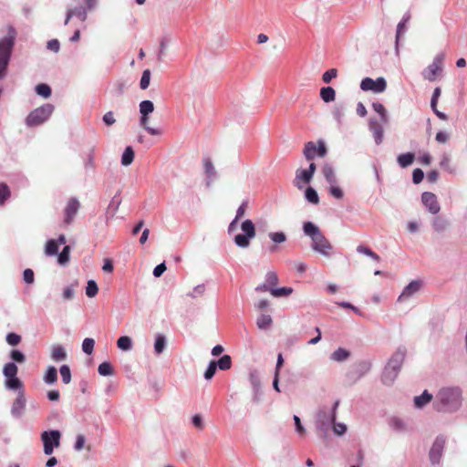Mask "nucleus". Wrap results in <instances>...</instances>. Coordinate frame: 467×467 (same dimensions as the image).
<instances>
[{"label":"nucleus","instance_id":"338daca9","mask_svg":"<svg viewBox=\"0 0 467 467\" xmlns=\"http://www.w3.org/2000/svg\"><path fill=\"white\" fill-rule=\"evenodd\" d=\"M23 277L26 283L32 284L34 282V272L31 269H26Z\"/></svg>","mask_w":467,"mask_h":467},{"label":"nucleus","instance_id":"9b49d317","mask_svg":"<svg viewBox=\"0 0 467 467\" xmlns=\"http://www.w3.org/2000/svg\"><path fill=\"white\" fill-rule=\"evenodd\" d=\"M445 440L442 437H438L432 444V447L430 451V460L432 464H436L440 462V460L442 455V451L444 448Z\"/></svg>","mask_w":467,"mask_h":467},{"label":"nucleus","instance_id":"603ef678","mask_svg":"<svg viewBox=\"0 0 467 467\" xmlns=\"http://www.w3.org/2000/svg\"><path fill=\"white\" fill-rule=\"evenodd\" d=\"M150 71L149 69H146L143 71L141 78H140V88L146 89L150 85Z\"/></svg>","mask_w":467,"mask_h":467},{"label":"nucleus","instance_id":"79ce46f5","mask_svg":"<svg viewBox=\"0 0 467 467\" xmlns=\"http://www.w3.org/2000/svg\"><path fill=\"white\" fill-rule=\"evenodd\" d=\"M5 387L11 389H20L23 387L21 380L17 378H9L5 380Z\"/></svg>","mask_w":467,"mask_h":467},{"label":"nucleus","instance_id":"2f4dec72","mask_svg":"<svg viewBox=\"0 0 467 467\" xmlns=\"http://www.w3.org/2000/svg\"><path fill=\"white\" fill-rule=\"evenodd\" d=\"M117 346L119 348H120L122 350H125V351L130 350L132 348L131 338L128 336H122L118 339Z\"/></svg>","mask_w":467,"mask_h":467},{"label":"nucleus","instance_id":"37998d69","mask_svg":"<svg viewBox=\"0 0 467 467\" xmlns=\"http://www.w3.org/2000/svg\"><path fill=\"white\" fill-rule=\"evenodd\" d=\"M293 289L291 287H281L271 289V295L275 297L286 296L292 294Z\"/></svg>","mask_w":467,"mask_h":467},{"label":"nucleus","instance_id":"864d4df0","mask_svg":"<svg viewBox=\"0 0 467 467\" xmlns=\"http://www.w3.org/2000/svg\"><path fill=\"white\" fill-rule=\"evenodd\" d=\"M447 226V222L443 218L438 216L433 220V227L437 232H442Z\"/></svg>","mask_w":467,"mask_h":467},{"label":"nucleus","instance_id":"c85d7f7f","mask_svg":"<svg viewBox=\"0 0 467 467\" xmlns=\"http://www.w3.org/2000/svg\"><path fill=\"white\" fill-rule=\"evenodd\" d=\"M414 159H415L414 154L409 152V153L400 155L398 157V162L400 167L405 168V167L410 166L413 162Z\"/></svg>","mask_w":467,"mask_h":467},{"label":"nucleus","instance_id":"3c124183","mask_svg":"<svg viewBox=\"0 0 467 467\" xmlns=\"http://www.w3.org/2000/svg\"><path fill=\"white\" fill-rule=\"evenodd\" d=\"M60 375L65 384H68L71 380V372L67 365H63L60 368Z\"/></svg>","mask_w":467,"mask_h":467},{"label":"nucleus","instance_id":"ddd939ff","mask_svg":"<svg viewBox=\"0 0 467 467\" xmlns=\"http://www.w3.org/2000/svg\"><path fill=\"white\" fill-rule=\"evenodd\" d=\"M26 408V398L24 391H19L16 399L12 404L11 413L14 417H20Z\"/></svg>","mask_w":467,"mask_h":467},{"label":"nucleus","instance_id":"aec40b11","mask_svg":"<svg viewBox=\"0 0 467 467\" xmlns=\"http://www.w3.org/2000/svg\"><path fill=\"white\" fill-rule=\"evenodd\" d=\"M58 242L55 239H50L46 243L45 245V254L47 256H54L57 255L58 253Z\"/></svg>","mask_w":467,"mask_h":467},{"label":"nucleus","instance_id":"7ed1b4c3","mask_svg":"<svg viewBox=\"0 0 467 467\" xmlns=\"http://www.w3.org/2000/svg\"><path fill=\"white\" fill-rule=\"evenodd\" d=\"M16 35V30L12 26H9L7 36L0 39V78L5 74Z\"/></svg>","mask_w":467,"mask_h":467},{"label":"nucleus","instance_id":"bf43d9fd","mask_svg":"<svg viewBox=\"0 0 467 467\" xmlns=\"http://www.w3.org/2000/svg\"><path fill=\"white\" fill-rule=\"evenodd\" d=\"M102 119L106 126H112L116 122L114 113L112 111L105 113Z\"/></svg>","mask_w":467,"mask_h":467},{"label":"nucleus","instance_id":"bb28decb","mask_svg":"<svg viewBox=\"0 0 467 467\" xmlns=\"http://www.w3.org/2000/svg\"><path fill=\"white\" fill-rule=\"evenodd\" d=\"M57 380V370L55 367H48L45 376L44 381L47 384H53Z\"/></svg>","mask_w":467,"mask_h":467},{"label":"nucleus","instance_id":"ea45409f","mask_svg":"<svg viewBox=\"0 0 467 467\" xmlns=\"http://www.w3.org/2000/svg\"><path fill=\"white\" fill-rule=\"evenodd\" d=\"M322 172L326 178V180L329 182V183H333L335 182V180H336V177H335V173H334V171H333V168L328 165V164H326L323 168H322Z\"/></svg>","mask_w":467,"mask_h":467},{"label":"nucleus","instance_id":"774afa93","mask_svg":"<svg viewBox=\"0 0 467 467\" xmlns=\"http://www.w3.org/2000/svg\"><path fill=\"white\" fill-rule=\"evenodd\" d=\"M330 193L337 199H341L343 197V191L339 187L335 185H331Z\"/></svg>","mask_w":467,"mask_h":467},{"label":"nucleus","instance_id":"a878e982","mask_svg":"<svg viewBox=\"0 0 467 467\" xmlns=\"http://www.w3.org/2000/svg\"><path fill=\"white\" fill-rule=\"evenodd\" d=\"M349 356V351H348L345 348H339L332 353L331 358L335 361L341 362L348 358Z\"/></svg>","mask_w":467,"mask_h":467},{"label":"nucleus","instance_id":"6e6d98bb","mask_svg":"<svg viewBox=\"0 0 467 467\" xmlns=\"http://www.w3.org/2000/svg\"><path fill=\"white\" fill-rule=\"evenodd\" d=\"M337 76V70L336 68H331L327 70L323 76L322 80L325 83H329L333 78H335Z\"/></svg>","mask_w":467,"mask_h":467},{"label":"nucleus","instance_id":"de8ad7c7","mask_svg":"<svg viewBox=\"0 0 467 467\" xmlns=\"http://www.w3.org/2000/svg\"><path fill=\"white\" fill-rule=\"evenodd\" d=\"M265 283L271 287L275 288V286L278 283L277 274L274 271H270L265 275Z\"/></svg>","mask_w":467,"mask_h":467},{"label":"nucleus","instance_id":"4468645a","mask_svg":"<svg viewBox=\"0 0 467 467\" xmlns=\"http://www.w3.org/2000/svg\"><path fill=\"white\" fill-rule=\"evenodd\" d=\"M369 130L372 132L376 144H380L383 140L382 125L375 119H370L368 123Z\"/></svg>","mask_w":467,"mask_h":467},{"label":"nucleus","instance_id":"9d476101","mask_svg":"<svg viewBox=\"0 0 467 467\" xmlns=\"http://www.w3.org/2000/svg\"><path fill=\"white\" fill-rule=\"evenodd\" d=\"M80 208V202L77 198H70L68 199L64 210V220L63 223L66 226L72 223L74 217L78 213V210Z\"/></svg>","mask_w":467,"mask_h":467},{"label":"nucleus","instance_id":"a19ab883","mask_svg":"<svg viewBox=\"0 0 467 467\" xmlns=\"http://www.w3.org/2000/svg\"><path fill=\"white\" fill-rule=\"evenodd\" d=\"M98 371L101 376H110L113 374V368L109 362H103L99 366Z\"/></svg>","mask_w":467,"mask_h":467},{"label":"nucleus","instance_id":"f257e3e1","mask_svg":"<svg viewBox=\"0 0 467 467\" xmlns=\"http://www.w3.org/2000/svg\"><path fill=\"white\" fill-rule=\"evenodd\" d=\"M462 404V391L458 388L441 389L436 396L438 410L453 411Z\"/></svg>","mask_w":467,"mask_h":467},{"label":"nucleus","instance_id":"5701e85b","mask_svg":"<svg viewBox=\"0 0 467 467\" xmlns=\"http://www.w3.org/2000/svg\"><path fill=\"white\" fill-rule=\"evenodd\" d=\"M432 399V395L430 394L427 390H424V392L420 396H417L414 399V404L417 408H422L424 405L429 403Z\"/></svg>","mask_w":467,"mask_h":467},{"label":"nucleus","instance_id":"393cba45","mask_svg":"<svg viewBox=\"0 0 467 467\" xmlns=\"http://www.w3.org/2000/svg\"><path fill=\"white\" fill-rule=\"evenodd\" d=\"M140 126L147 130L150 135H160L161 130L159 129H154L149 126V115H141L140 120Z\"/></svg>","mask_w":467,"mask_h":467},{"label":"nucleus","instance_id":"39448f33","mask_svg":"<svg viewBox=\"0 0 467 467\" xmlns=\"http://www.w3.org/2000/svg\"><path fill=\"white\" fill-rule=\"evenodd\" d=\"M241 229L244 234H239L234 237V243L237 246L245 248L250 244V239L255 236V227L254 223L247 219L241 224Z\"/></svg>","mask_w":467,"mask_h":467},{"label":"nucleus","instance_id":"473e14b6","mask_svg":"<svg viewBox=\"0 0 467 467\" xmlns=\"http://www.w3.org/2000/svg\"><path fill=\"white\" fill-rule=\"evenodd\" d=\"M357 251L359 253V254H363L365 255H368L369 256L370 258H372L374 261L376 262H379L380 261V257L379 256V254H377L375 252H373L369 247L368 246H365V245H358L357 247Z\"/></svg>","mask_w":467,"mask_h":467},{"label":"nucleus","instance_id":"0e129e2a","mask_svg":"<svg viewBox=\"0 0 467 467\" xmlns=\"http://www.w3.org/2000/svg\"><path fill=\"white\" fill-rule=\"evenodd\" d=\"M440 96H441V88H436L433 91L431 101V106L432 110H435V108L437 107V103H438V99H439Z\"/></svg>","mask_w":467,"mask_h":467},{"label":"nucleus","instance_id":"58836bf2","mask_svg":"<svg viewBox=\"0 0 467 467\" xmlns=\"http://www.w3.org/2000/svg\"><path fill=\"white\" fill-rule=\"evenodd\" d=\"M373 109L380 115L381 122L386 123L388 121L387 111L383 104L379 102H374L372 104Z\"/></svg>","mask_w":467,"mask_h":467},{"label":"nucleus","instance_id":"4c0bfd02","mask_svg":"<svg viewBox=\"0 0 467 467\" xmlns=\"http://www.w3.org/2000/svg\"><path fill=\"white\" fill-rule=\"evenodd\" d=\"M153 110L154 105L150 100H143L140 103V112L141 115H149Z\"/></svg>","mask_w":467,"mask_h":467},{"label":"nucleus","instance_id":"09e8293b","mask_svg":"<svg viewBox=\"0 0 467 467\" xmlns=\"http://www.w3.org/2000/svg\"><path fill=\"white\" fill-rule=\"evenodd\" d=\"M95 341L92 338L87 337L83 340L82 349L86 354L90 355L94 349Z\"/></svg>","mask_w":467,"mask_h":467},{"label":"nucleus","instance_id":"c03bdc74","mask_svg":"<svg viewBox=\"0 0 467 467\" xmlns=\"http://www.w3.org/2000/svg\"><path fill=\"white\" fill-rule=\"evenodd\" d=\"M10 195L9 187L5 183H0V205H3Z\"/></svg>","mask_w":467,"mask_h":467},{"label":"nucleus","instance_id":"72a5a7b5","mask_svg":"<svg viewBox=\"0 0 467 467\" xmlns=\"http://www.w3.org/2000/svg\"><path fill=\"white\" fill-rule=\"evenodd\" d=\"M166 347V338L163 335H157L155 343H154V350L157 355H160Z\"/></svg>","mask_w":467,"mask_h":467},{"label":"nucleus","instance_id":"2eb2a0df","mask_svg":"<svg viewBox=\"0 0 467 467\" xmlns=\"http://www.w3.org/2000/svg\"><path fill=\"white\" fill-rule=\"evenodd\" d=\"M74 16H77L81 22H85L87 19V10L82 6L67 9L64 24L67 26L71 17Z\"/></svg>","mask_w":467,"mask_h":467},{"label":"nucleus","instance_id":"e433bc0d","mask_svg":"<svg viewBox=\"0 0 467 467\" xmlns=\"http://www.w3.org/2000/svg\"><path fill=\"white\" fill-rule=\"evenodd\" d=\"M216 363L221 370H227L232 367V358L229 355H224Z\"/></svg>","mask_w":467,"mask_h":467},{"label":"nucleus","instance_id":"7c9ffc66","mask_svg":"<svg viewBox=\"0 0 467 467\" xmlns=\"http://www.w3.org/2000/svg\"><path fill=\"white\" fill-rule=\"evenodd\" d=\"M70 246L66 245L63 250L57 254V263L60 265H66L69 262Z\"/></svg>","mask_w":467,"mask_h":467},{"label":"nucleus","instance_id":"c9c22d12","mask_svg":"<svg viewBox=\"0 0 467 467\" xmlns=\"http://www.w3.org/2000/svg\"><path fill=\"white\" fill-rule=\"evenodd\" d=\"M306 199L313 203L317 204L319 202V197L317 191L312 187H307L305 192Z\"/></svg>","mask_w":467,"mask_h":467},{"label":"nucleus","instance_id":"13d9d810","mask_svg":"<svg viewBox=\"0 0 467 467\" xmlns=\"http://www.w3.org/2000/svg\"><path fill=\"white\" fill-rule=\"evenodd\" d=\"M203 165H204V170H205L206 174L209 177L213 176L215 173V170H214L212 161L210 159H204Z\"/></svg>","mask_w":467,"mask_h":467},{"label":"nucleus","instance_id":"e2e57ef3","mask_svg":"<svg viewBox=\"0 0 467 467\" xmlns=\"http://www.w3.org/2000/svg\"><path fill=\"white\" fill-rule=\"evenodd\" d=\"M11 358L13 360L23 363L26 360L25 355L20 352L19 350H12L11 351Z\"/></svg>","mask_w":467,"mask_h":467},{"label":"nucleus","instance_id":"8fccbe9b","mask_svg":"<svg viewBox=\"0 0 467 467\" xmlns=\"http://www.w3.org/2000/svg\"><path fill=\"white\" fill-rule=\"evenodd\" d=\"M269 238L275 244H281L286 241V235L283 232L270 233Z\"/></svg>","mask_w":467,"mask_h":467},{"label":"nucleus","instance_id":"680f3d73","mask_svg":"<svg viewBox=\"0 0 467 467\" xmlns=\"http://www.w3.org/2000/svg\"><path fill=\"white\" fill-rule=\"evenodd\" d=\"M424 173L420 169H415L412 173V181L415 184H419L422 182Z\"/></svg>","mask_w":467,"mask_h":467},{"label":"nucleus","instance_id":"423d86ee","mask_svg":"<svg viewBox=\"0 0 467 467\" xmlns=\"http://www.w3.org/2000/svg\"><path fill=\"white\" fill-rule=\"evenodd\" d=\"M60 431H44L41 434V440L44 444V452L47 455H50L53 453L54 448L58 447L60 444Z\"/></svg>","mask_w":467,"mask_h":467},{"label":"nucleus","instance_id":"a211bd4d","mask_svg":"<svg viewBox=\"0 0 467 467\" xmlns=\"http://www.w3.org/2000/svg\"><path fill=\"white\" fill-rule=\"evenodd\" d=\"M399 371L392 368V367L387 365L382 374V381L386 385H390L397 378Z\"/></svg>","mask_w":467,"mask_h":467},{"label":"nucleus","instance_id":"5fc2aeb1","mask_svg":"<svg viewBox=\"0 0 467 467\" xmlns=\"http://www.w3.org/2000/svg\"><path fill=\"white\" fill-rule=\"evenodd\" d=\"M216 368H217L216 361H214V360L211 361L206 371L204 372V378L208 380L211 379L214 376V374L216 372Z\"/></svg>","mask_w":467,"mask_h":467},{"label":"nucleus","instance_id":"a18cd8bd","mask_svg":"<svg viewBox=\"0 0 467 467\" xmlns=\"http://www.w3.org/2000/svg\"><path fill=\"white\" fill-rule=\"evenodd\" d=\"M36 91L39 96L43 98H48L51 95V88L47 84H38L36 87Z\"/></svg>","mask_w":467,"mask_h":467},{"label":"nucleus","instance_id":"f03ea898","mask_svg":"<svg viewBox=\"0 0 467 467\" xmlns=\"http://www.w3.org/2000/svg\"><path fill=\"white\" fill-rule=\"evenodd\" d=\"M303 230L305 234L311 238L313 250L325 256L330 254L333 246L317 225L311 222H306L304 223Z\"/></svg>","mask_w":467,"mask_h":467},{"label":"nucleus","instance_id":"4be33fe9","mask_svg":"<svg viewBox=\"0 0 467 467\" xmlns=\"http://www.w3.org/2000/svg\"><path fill=\"white\" fill-rule=\"evenodd\" d=\"M403 358H404V355L403 353L401 352H396L392 357L391 358L389 359V361L388 362L387 365L392 367V368H395V370L399 371L400 367H401V364H402V361H403Z\"/></svg>","mask_w":467,"mask_h":467},{"label":"nucleus","instance_id":"4d7b16f0","mask_svg":"<svg viewBox=\"0 0 467 467\" xmlns=\"http://www.w3.org/2000/svg\"><path fill=\"white\" fill-rule=\"evenodd\" d=\"M6 342L10 346H17L21 342V336L16 333H9L6 336Z\"/></svg>","mask_w":467,"mask_h":467},{"label":"nucleus","instance_id":"49530a36","mask_svg":"<svg viewBox=\"0 0 467 467\" xmlns=\"http://www.w3.org/2000/svg\"><path fill=\"white\" fill-rule=\"evenodd\" d=\"M99 292V287L94 280H89L86 287V295L88 297H94Z\"/></svg>","mask_w":467,"mask_h":467},{"label":"nucleus","instance_id":"0eeeda50","mask_svg":"<svg viewBox=\"0 0 467 467\" xmlns=\"http://www.w3.org/2000/svg\"><path fill=\"white\" fill-rule=\"evenodd\" d=\"M444 54H439L437 55L433 62L428 66V67L423 71L422 75L423 78L431 82L435 81L438 75L442 70V63L444 60Z\"/></svg>","mask_w":467,"mask_h":467},{"label":"nucleus","instance_id":"412c9836","mask_svg":"<svg viewBox=\"0 0 467 467\" xmlns=\"http://www.w3.org/2000/svg\"><path fill=\"white\" fill-rule=\"evenodd\" d=\"M320 97L327 103L332 102L336 99V91L331 87H324L320 89Z\"/></svg>","mask_w":467,"mask_h":467},{"label":"nucleus","instance_id":"cd10ccee","mask_svg":"<svg viewBox=\"0 0 467 467\" xmlns=\"http://www.w3.org/2000/svg\"><path fill=\"white\" fill-rule=\"evenodd\" d=\"M272 322V318L269 315H261L257 317L256 325L260 329H268Z\"/></svg>","mask_w":467,"mask_h":467},{"label":"nucleus","instance_id":"f8f14e48","mask_svg":"<svg viewBox=\"0 0 467 467\" xmlns=\"http://www.w3.org/2000/svg\"><path fill=\"white\" fill-rule=\"evenodd\" d=\"M421 201L432 214H436L440 212L441 207L434 193L429 192H423Z\"/></svg>","mask_w":467,"mask_h":467},{"label":"nucleus","instance_id":"6ab92c4d","mask_svg":"<svg viewBox=\"0 0 467 467\" xmlns=\"http://www.w3.org/2000/svg\"><path fill=\"white\" fill-rule=\"evenodd\" d=\"M51 358L54 361H61L67 358L65 348L61 345H55L51 349Z\"/></svg>","mask_w":467,"mask_h":467},{"label":"nucleus","instance_id":"b1692460","mask_svg":"<svg viewBox=\"0 0 467 467\" xmlns=\"http://www.w3.org/2000/svg\"><path fill=\"white\" fill-rule=\"evenodd\" d=\"M134 156H135V153H134L132 147L128 146L122 154L121 164L124 166L130 165L134 160Z\"/></svg>","mask_w":467,"mask_h":467},{"label":"nucleus","instance_id":"052dcab7","mask_svg":"<svg viewBox=\"0 0 467 467\" xmlns=\"http://www.w3.org/2000/svg\"><path fill=\"white\" fill-rule=\"evenodd\" d=\"M246 206H247L246 202H243L239 206V208L237 209V212H236L235 219L232 222L230 227H232L234 225V223H235L237 222V220H239L240 218H242L244 215Z\"/></svg>","mask_w":467,"mask_h":467},{"label":"nucleus","instance_id":"1a4fd4ad","mask_svg":"<svg viewBox=\"0 0 467 467\" xmlns=\"http://www.w3.org/2000/svg\"><path fill=\"white\" fill-rule=\"evenodd\" d=\"M304 156L307 161H312L318 155L319 157H324L327 154L326 145L323 141H318V145L317 146L315 142L309 141L305 144L304 148Z\"/></svg>","mask_w":467,"mask_h":467},{"label":"nucleus","instance_id":"f704fd0d","mask_svg":"<svg viewBox=\"0 0 467 467\" xmlns=\"http://www.w3.org/2000/svg\"><path fill=\"white\" fill-rule=\"evenodd\" d=\"M410 19V15L407 14L406 16H404L402 20L398 24V26H397V33H396V43L399 42L401 35L403 34V32L405 30L406 25H407V23L409 22Z\"/></svg>","mask_w":467,"mask_h":467},{"label":"nucleus","instance_id":"20e7f679","mask_svg":"<svg viewBox=\"0 0 467 467\" xmlns=\"http://www.w3.org/2000/svg\"><path fill=\"white\" fill-rule=\"evenodd\" d=\"M54 106L45 104L31 111L26 119V124L28 127H35L44 123L52 114Z\"/></svg>","mask_w":467,"mask_h":467},{"label":"nucleus","instance_id":"dca6fc26","mask_svg":"<svg viewBox=\"0 0 467 467\" xmlns=\"http://www.w3.org/2000/svg\"><path fill=\"white\" fill-rule=\"evenodd\" d=\"M421 287V283L420 281H411L402 291L401 295L399 296V300H405L418 292Z\"/></svg>","mask_w":467,"mask_h":467},{"label":"nucleus","instance_id":"f3484780","mask_svg":"<svg viewBox=\"0 0 467 467\" xmlns=\"http://www.w3.org/2000/svg\"><path fill=\"white\" fill-rule=\"evenodd\" d=\"M312 178L313 175H311L306 170L297 171L295 178V185L298 189H302L303 186L301 182L309 183Z\"/></svg>","mask_w":467,"mask_h":467},{"label":"nucleus","instance_id":"c756f323","mask_svg":"<svg viewBox=\"0 0 467 467\" xmlns=\"http://www.w3.org/2000/svg\"><path fill=\"white\" fill-rule=\"evenodd\" d=\"M17 371V366L13 362L5 364L3 369V373L7 379L16 377Z\"/></svg>","mask_w":467,"mask_h":467},{"label":"nucleus","instance_id":"69168bd1","mask_svg":"<svg viewBox=\"0 0 467 467\" xmlns=\"http://www.w3.org/2000/svg\"><path fill=\"white\" fill-rule=\"evenodd\" d=\"M85 442H86V439H85L84 435H82V434L78 435L76 442H75V446H74L75 449L77 451H81L85 446Z\"/></svg>","mask_w":467,"mask_h":467},{"label":"nucleus","instance_id":"6e6552de","mask_svg":"<svg viewBox=\"0 0 467 467\" xmlns=\"http://www.w3.org/2000/svg\"><path fill=\"white\" fill-rule=\"evenodd\" d=\"M387 88V82L384 78H378L376 80L370 78H365L360 83V88L364 91H373L374 93H381Z\"/></svg>","mask_w":467,"mask_h":467}]
</instances>
